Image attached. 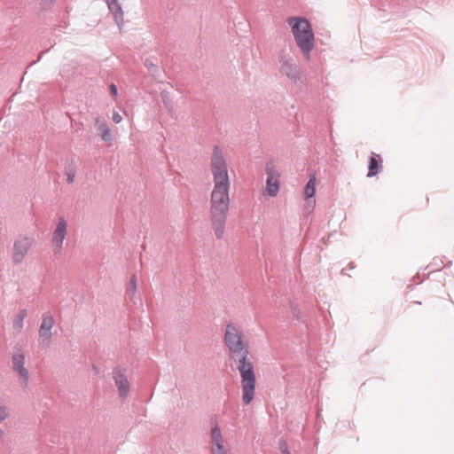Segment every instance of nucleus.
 Wrapping results in <instances>:
<instances>
[{
    "instance_id": "nucleus-1",
    "label": "nucleus",
    "mask_w": 454,
    "mask_h": 454,
    "mask_svg": "<svg viewBox=\"0 0 454 454\" xmlns=\"http://www.w3.org/2000/svg\"><path fill=\"white\" fill-rule=\"evenodd\" d=\"M224 342L230 351V360L237 363V369L241 377L242 401L244 404L248 405L254 399L255 390L254 365L248 359V341L242 329L229 323L225 328Z\"/></svg>"
},
{
    "instance_id": "nucleus-2",
    "label": "nucleus",
    "mask_w": 454,
    "mask_h": 454,
    "mask_svg": "<svg viewBox=\"0 0 454 454\" xmlns=\"http://www.w3.org/2000/svg\"><path fill=\"white\" fill-rule=\"evenodd\" d=\"M230 186L231 184H215L210 196V219L217 239H221L224 234L230 207Z\"/></svg>"
},
{
    "instance_id": "nucleus-3",
    "label": "nucleus",
    "mask_w": 454,
    "mask_h": 454,
    "mask_svg": "<svg viewBox=\"0 0 454 454\" xmlns=\"http://www.w3.org/2000/svg\"><path fill=\"white\" fill-rule=\"evenodd\" d=\"M287 22L292 27L297 46L300 48L305 59H309L310 51L314 48V33L311 24L305 18L301 17H290Z\"/></svg>"
},
{
    "instance_id": "nucleus-4",
    "label": "nucleus",
    "mask_w": 454,
    "mask_h": 454,
    "mask_svg": "<svg viewBox=\"0 0 454 454\" xmlns=\"http://www.w3.org/2000/svg\"><path fill=\"white\" fill-rule=\"evenodd\" d=\"M211 171L215 184H231L229 180L227 164L223 158L222 149L218 145H214L211 156Z\"/></svg>"
},
{
    "instance_id": "nucleus-5",
    "label": "nucleus",
    "mask_w": 454,
    "mask_h": 454,
    "mask_svg": "<svg viewBox=\"0 0 454 454\" xmlns=\"http://www.w3.org/2000/svg\"><path fill=\"white\" fill-rule=\"evenodd\" d=\"M278 63L279 72L282 75L286 76L294 82H305V77L291 54L281 51L278 55Z\"/></svg>"
},
{
    "instance_id": "nucleus-6",
    "label": "nucleus",
    "mask_w": 454,
    "mask_h": 454,
    "mask_svg": "<svg viewBox=\"0 0 454 454\" xmlns=\"http://www.w3.org/2000/svg\"><path fill=\"white\" fill-rule=\"evenodd\" d=\"M67 233V223L63 217L59 219L52 234L51 242L54 247L53 254L57 256L62 251L63 242Z\"/></svg>"
},
{
    "instance_id": "nucleus-7",
    "label": "nucleus",
    "mask_w": 454,
    "mask_h": 454,
    "mask_svg": "<svg viewBox=\"0 0 454 454\" xmlns=\"http://www.w3.org/2000/svg\"><path fill=\"white\" fill-rule=\"evenodd\" d=\"M34 242L33 238L30 237H19L13 244L12 260L16 264H20Z\"/></svg>"
},
{
    "instance_id": "nucleus-8",
    "label": "nucleus",
    "mask_w": 454,
    "mask_h": 454,
    "mask_svg": "<svg viewBox=\"0 0 454 454\" xmlns=\"http://www.w3.org/2000/svg\"><path fill=\"white\" fill-rule=\"evenodd\" d=\"M12 368L13 372L18 373L20 384L23 387H27L29 380V373L28 371L25 368V356L22 352L15 353L12 356Z\"/></svg>"
},
{
    "instance_id": "nucleus-9",
    "label": "nucleus",
    "mask_w": 454,
    "mask_h": 454,
    "mask_svg": "<svg viewBox=\"0 0 454 454\" xmlns=\"http://www.w3.org/2000/svg\"><path fill=\"white\" fill-rule=\"evenodd\" d=\"M265 172L267 175L266 191L267 193L275 197L279 191V177L280 175L275 171L272 162H267L265 166Z\"/></svg>"
},
{
    "instance_id": "nucleus-10",
    "label": "nucleus",
    "mask_w": 454,
    "mask_h": 454,
    "mask_svg": "<svg viewBox=\"0 0 454 454\" xmlns=\"http://www.w3.org/2000/svg\"><path fill=\"white\" fill-rule=\"evenodd\" d=\"M113 379L118 387L119 395L121 399H125L129 391V382L126 376V371L119 366L113 370Z\"/></svg>"
},
{
    "instance_id": "nucleus-11",
    "label": "nucleus",
    "mask_w": 454,
    "mask_h": 454,
    "mask_svg": "<svg viewBox=\"0 0 454 454\" xmlns=\"http://www.w3.org/2000/svg\"><path fill=\"white\" fill-rule=\"evenodd\" d=\"M107 4L110 12L114 15V21L116 22L120 30L123 27V11L118 0H104Z\"/></svg>"
},
{
    "instance_id": "nucleus-12",
    "label": "nucleus",
    "mask_w": 454,
    "mask_h": 454,
    "mask_svg": "<svg viewBox=\"0 0 454 454\" xmlns=\"http://www.w3.org/2000/svg\"><path fill=\"white\" fill-rule=\"evenodd\" d=\"M212 427L210 432L211 436V443L212 448L211 450H222L224 449L223 447V438L222 435L221 429L215 420L211 419L210 422Z\"/></svg>"
},
{
    "instance_id": "nucleus-13",
    "label": "nucleus",
    "mask_w": 454,
    "mask_h": 454,
    "mask_svg": "<svg viewBox=\"0 0 454 454\" xmlns=\"http://www.w3.org/2000/svg\"><path fill=\"white\" fill-rule=\"evenodd\" d=\"M95 126L99 135L105 142H111L113 140V135L108 125L104 119L98 117L95 120Z\"/></svg>"
},
{
    "instance_id": "nucleus-14",
    "label": "nucleus",
    "mask_w": 454,
    "mask_h": 454,
    "mask_svg": "<svg viewBox=\"0 0 454 454\" xmlns=\"http://www.w3.org/2000/svg\"><path fill=\"white\" fill-rule=\"evenodd\" d=\"M380 160V156L379 154H373L370 158L367 176H369V177L374 176L380 172V169L381 168Z\"/></svg>"
},
{
    "instance_id": "nucleus-15",
    "label": "nucleus",
    "mask_w": 454,
    "mask_h": 454,
    "mask_svg": "<svg viewBox=\"0 0 454 454\" xmlns=\"http://www.w3.org/2000/svg\"><path fill=\"white\" fill-rule=\"evenodd\" d=\"M52 337V332L43 331L39 328L38 330V343L39 346L43 348H48L51 345V340Z\"/></svg>"
},
{
    "instance_id": "nucleus-16",
    "label": "nucleus",
    "mask_w": 454,
    "mask_h": 454,
    "mask_svg": "<svg viewBox=\"0 0 454 454\" xmlns=\"http://www.w3.org/2000/svg\"><path fill=\"white\" fill-rule=\"evenodd\" d=\"M27 309H20L18 314L14 317L12 321V326L19 333L23 329L24 319L27 317Z\"/></svg>"
},
{
    "instance_id": "nucleus-17",
    "label": "nucleus",
    "mask_w": 454,
    "mask_h": 454,
    "mask_svg": "<svg viewBox=\"0 0 454 454\" xmlns=\"http://www.w3.org/2000/svg\"><path fill=\"white\" fill-rule=\"evenodd\" d=\"M54 323L55 321L53 317L50 313H44L43 314L42 323L39 328L43 329V331L51 332Z\"/></svg>"
},
{
    "instance_id": "nucleus-18",
    "label": "nucleus",
    "mask_w": 454,
    "mask_h": 454,
    "mask_svg": "<svg viewBox=\"0 0 454 454\" xmlns=\"http://www.w3.org/2000/svg\"><path fill=\"white\" fill-rule=\"evenodd\" d=\"M316 184V178L314 176L309 177V181L307 182L305 187H304V197L305 199H310L313 198L316 192L315 189Z\"/></svg>"
},
{
    "instance_id": "nucleus-19",
    "label": "nucleus",
    "mask_w": 454,
    "mask_h": 454,
    "mask_svg": "<svg viewBox=\"0 0 454 454\" xmlns=\"http://www.w3.org/2000/svg\"><path fill=\"white\" fill-rule=\"evenodd\" d=\"M145 67H146L147 71L149 72V74L155 79L158 78L159 74V69H158V67L153 63L152 60L146 59L145 60V63H144Z\"/></svg>"
},
{
    "instance_id": "nucleus-20",
    "label": "nucleus",
    "mask_w": 454,
    "mask_h": 454,
    "mask_svg": "<svg viewBox=\"0 0 454 454\" xmlns=\"http://www.w3.org/2000/svg\"><path fill=\"white\" fill-rule=\"evenodd\" d=\"M137 290V278H136V276L133 275L130 278V281H129V286L127 288V291H126V296L129 298V299H131L135 294Z\"/></svg>"
},
{
    "instance_id": "nucleus-21",
    "label": "nucleus",
    "mask_w": 454,
    "mask_h": 454,
    "mask_svg": "<svg viewBox=\"0 0 454 454\" xmlns=\"http://www.w3.org/2000/svg\"><path fill=\"white\" fill-rule=\"evenodd\" d=\"M66 175H67V182L68 184H73L75 177V168L73 165H67L65 168Z\"/></svg>"
},
{
    "instance_id": "nucleus-22",
    "label": "nucleus",
    "mask_w": 454,
    "mask_h": 454,
    "mask_svg": "<svg viewBox=\"0 0 454 454\" xmlns=\"http://www.w3.org/2000/svg\"><path fill=\"white\" fill-rule=\"evenodd\" d=\"M9 415L8 409L5 406H0V423Z\"/></svg>"
},
{
    "instance_id": "nucleus-23",
    "label": "nucleus",
    "mask_w": 454,
    "mask_h": 454,
    "mask_svg": "<svg viewBox=\"0 0 454 454\" xmlns=\"http://www.w3.org/2000/svg\"><path fill=\"white\" fill-rule=\"evenodd\" d=\"M122 120L121 115L118 112H114L113 114V121L114 123H120Z\"/></svg>"
},
{
    "instance_id": "nucleus-24",
    "label": "nucleus",
    "mask_w": 454,
    "mask_h": 454,
    "mask_svg": "<svg viewBox=\"0 0 454 454\" xmlns=\"http://www.w3.org/2000/svg\"><path fill=\"white\" fill-rule=\"evenodd\" d=\"M291 307H292V313H293L294 317L297 320H299L300 319V311H299V309L296 307H294L293 305Z\"/></svg>"
},
{
    "instance_id": "nucleus-25",
    "label": "nucleus",
    "mask_w": 454,
    "mask_h": 454,
    "mask_svg": "<svg viewBox=\"0 0 454 454\" xmlns=\"http://www.w3.org/2000/svg\"><path fill=\"white\" fill-rule=\"evenodd\" d=\"M280 448L282 454H291L286 443H281Z\"/></svg>"
},
{
    "instance_id": "nucleus-26",
    "label": "nucleus",
    "mask_w": 454,
    "mask_h": 454,
    "mask_svg": "<svg viewBox=\"0 0 454 454\" xmlns=\"http://www.w3.org/2000/svg\"><path fill=\"white\" fill-rule=\"evenodd\" d=\"M110 92H111V94H112L113 96H114V97H115V96H117V87H116V85H115V84L112 83V84L110 85Z\"/></svg>"
},
{
    "instance_id": "nucleus-27",
    "label": "nucleus",
    "mask_w": 454,
    "mask_h": 454,
    "mask_svg": "<svg viewBox=\"0 0 454 454\" xmlns=\"http://www.w3.org/2000/svg\"><path fill=\"white\" fill-rule=\"evenodd\" d=\"M211 454H228L225 449L211 450Z\"/></svg>"
},
{
    "instance_id": "nucleus-28",
    "label": "nucleus",
    "mask_w": 454,
    "mask_h": 454,
    "mask_svg": "<svg viewBox=\"0 0 454 454\" xmlns=\"http://www.w3.org/2000/svg\"><path fill=\"white\" fill-rule=\"evenodd\" d=\"M93 370H94V372H95L96 373H98V367H96V366H94V365H93Z\"/></svg>"
},
{
    "instance_id": "nucleus-29",
    "label": "nucleus",
    "mask_w": 454,
    "mask_h": 454,
    "mask_svg": "<svg viewBox=\"0 0 454 454\" xmlns=\"http://www.w3.org/2000/svg\"><path fill=\"white\" fill-rule=\"evenodd\" d=\"M161 97H162V98H167L166 93L165 92H161Z\"/></svg>"
},
{
    "instance_id": "nucleus-30",
    "label": "nucleus",
    "mask_w": 454,
    "mask_h": 454,
    "mask_svg": "<svg viewBox=\"0 0 454 454\" xmlns=\"http://www.w3.org/2000/svg\"><path fill=\"white\" fill-rule=\"evenodd\" d=\"M348 266H349V269H353V268H354V264H353V262L349 263V265H348Z\"/></svg>"
},
{
    "instance_id": "nucleus-31",
    "label": "nucleus",
    "mask_w": 454,
    "mask_h": 454,
    "mask_svg": "<svg viewBox=\"0 0 454 454\" xmlns=\"http://www.w3.org/2000/svg\"><path fill=\"white\" fill-rule=\"evenodd\" d=\"M3 434H4V432H3V430L0 428V437H2Z\"/></svg>"
},
{
    "instance_id": "nucleus-32",
    "label": "nucleus",
    "mask_w": 454,
    "mask_h": 454,
    "mask_svg": "<svg viewBox=\"0 0 454 454\" xmlns=\"http://www.w3.org/2000/svg\"><path fill=\"white\" fill-rule=\"evenodd\" d=\"M341 273H342V274H345V269H343V270H341Z\"/></svg>"
}]
</instances>
